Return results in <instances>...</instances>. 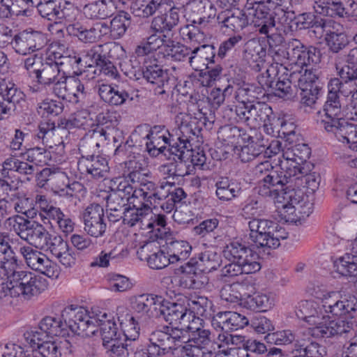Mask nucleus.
I'll use <instances>...</instances> for the list:
<instances>
[{
	"mask_svg": "<svg viewBox=\"0 0 357 357\" xmlns=\"http://www.w3.org/2000/svg\"><path fill=\"white\" fill-rule=\"evenodd\" d=\"M125 56L122 46L112 43L95 45L77 57V64L89 68H95L93 73H103L112 78L118 76V70L110 59H121Z\"/></svg>",
	"mask_w": 357,
	"mask_h": 357,
	"instance_id": "obj_1",
	"label": "nucleus"
},
{
	"mask_svg": "<svg viewBox=\"0 0 357 357\" xmlns=\"http://www.w3.org/2000/svg\"><path fill=\"white\" fill-rule=\"evenodd\" d=\"M353 92L352 89H346V84L338 78L331 79L328 83L327 100L324 105V115L320 121L321 126L324 129L329 128L337 121L342 120V108L345 107L344 100Z\"/></svg>",
	"mask_w": 357,
	"mask_h": 357,
	"instance_id": "obj_2",
	"label": "nucleus"
},
{
	"mask_svg": "<svg viewBox=\"0 0 357 357\" xmlns=\"http://www.w3.org/2000/svg\"><path fill=\"white\" fill-rule=\"evenodd\" d=\"M8 221L12 230L22 239L40 250L46 246L50 234L43 225L21 215L9 218Z\"/></svg>",
	"mask_w": 357,
	"mask_h": 357,
	"instance_id": "obj_3",
	"label": "nucleus"
},
{
	"mask_svg": "<svg viewBox=\"0 0 357 357\" xmlns=\"http://www.w3.org/2000/svg\"><path fill=\"white\" fill-rule=\"evenodd\" d=\"M147 348L138 349L137 346L134 349V357H158L173 353V347L178 336L174 333H168L164 326L152 331L149 336Z\"/></svg>",
	"mask_w": 357,
	"mask_h": 357,
	"instance_id": "obj_4",
	"label": "nucleus"
},
{
	"mask_svg": "<svg viewBox=\"0 0 357 357\" xmlns=\"http://www.w3.org/2000/svg\"><path fill=\"white\" fill-rule=\"evenodd\" d=\"M61 318L65 321L66 327L79 335L90 337L97 331L94 320L96 317H90L84 307L68 306L62 311Z\"/></svg>",
	"mask_w": 357,
	"mask_h": 357,
	"instance_id": "obj_5",
	"label": "nucleus"
},
{
	"mask_svg": "<svg viewBox=\"0 0 357 357\" xmlns=\"http://www.w3.org/2000/svg\"><path fill=\"white\" fill-rule=\"evenodd\" d=\"M293 169L286 167V169H282L281 172L273 170L267 175L264 176L262 181L264 183L270 185L271 188L278 190V192L282 196L284 199L287 200L288 204L291 206L289 208H294L295 204H299V199L296 197V192L292 188V183L294 182Z\"/></svg>",
	"mask_w": 357,
	"mask_h": 357,
	"instance_id": "obj_6",
	"label": "nucleus"
},
{
	"mask_svg": "<svg viewBox=\"0 0 357 357\" xmlns=\"http://www.w3.org/2000/svg\"><path fill=\"white\" fill-rule=\"evenodd\" d=\"M235 112L238 121L254 128L261 125L267 127L271 124V119H274L272 108L268 104L259 101L245 106H237Z\"/></svg>",
	"mask_w": 357,
	"mask_h": 357,
	"instance_id": "obj_7",
	"label": "nucleus"
},
{
	"mask_svg": "<svg viewBox=\"0 0 357 357\" xmlns=\"http://www.w3.org/2000/svg\"><path fill=\"white\" fill-rule=\"evenodd\" d=\"M8 276L13 298L22 297L29 300L40 293V280L31 272L12 270Z\"/></svg>",
	"mask_w": 357,
	"mask_h": 357,
	"instance_id": "obj_8",
	"label": "nucleus"
},
{
	"mask_svg": "<svg viewBox=\"0 0 357 357\" xmlns=\"http://www.w3.org/2000/svg\"><path fill=\"white\" fill-rule=\"evenodd\" d=\"M164 329L168 333H174L176 334L177 337L178 336L179 340H176L174 347H173V351L176 350L178 347L183 344V342H187V340L190 342L199 346L202 347V348L210 354L212 353L210 349V347L212 344V341L211 340V333L208 330L202 329L200 328H197L195 330L188 326L185 328H179L178 327H173L170 326H164Z\"/></svg>",
	"mask_w": 357,
	"mask_h": 357,
	"instance_id": "obj_9",
	"label": "nucleus"
},
{
	"mask_svg": "<svg viewBox=\"0 0 357 357\" xmlns=\"http://www.w3.org/2000/svg\"><path fill=\"white\" fill-rule=\"evenodd\" d=\"M72 127V121L67 119H61L57 126L54 121L49 120L40 123L36 137L41 139L46 146L52 148L53 146L63 143V137L68 136Z\"/></svg>",
	"mask_w": 357,
	"mask_h": 357,
	"instance_id": "obj_10",
	"label": "nucleus"
},
{
	"mask_svg": "<svg viewBox=\"0 0 357 357\" xmlns=\"http://www.w3.org/2000/svg\"><path fill=\"white\" fill-rule=\"evenodd\" d=\"M36 9L43 18L55 22L62 20L70 22L75 17V8L68 1L58 3L54 0L45 1Z\"/></svg>",
	"mask_w": 357,
	"mask_h": 357,
	"instance_id": "obj_11",
	"label": "nucleus"
},
{
	"mask_svg": "<svg viewBox=\"0 0 357 357\" xmlns=\"http://www.w3.org/2000/svg\"><path fill=\"white\" fill-rule=\"evenodd\" d=\"M275 222L267 219L253 218L248 222L249 239L251 245L264 252L268 250L269 239Z\"/></svg>",
	"mask_w": 357,
	"mask_h": 357,
	"instance_id": "obj_12",
	"label": "nucleus"
},
{
	"mask_svg": "<svg viewBox=\"0 0 357 357\" xmlns=\"http://www.w3.org/2000/svg\"><path fill=\"white\" fill-rule=\"evenodd\" d=\"M20 252L24 257L26 264L31 269L38 271L48 278L58 276L56 264L45 254L33 250L29 246L22 247Z\"/></svg>",
	"mask_w": 357,
	"mask_h": 357,
	"instance_id": "obj_13",
	"label": "nucleus"
},
{
	"mask_svg": "<svg viewBox=\"0 0 357 357\" xmlns=\"http://www.w3.org/2000/svg\"><path fill=\"white\" fill-rule=\"evenodd\" d=\"M216 15V8L209 0H193L187 4L185 17L188 22L206 26Z\"/></svg>",
	"mask_w": 357,
	"mask_h": 357,
	"instance_id": "obj_14",
	"label": "nucleus"
},
{
	"mask_svg": "<svg viewBox=\"0 0 357 357\" xmlns=\"http://www.w3.org/2000/svg\"><path fill=\"white\" fill-rule=\"evenodd\" d=\"M47 44V38L40 31H24L14 36L13 47L20 54L26 55L43 49Z\"/></svg>",
	"mask_w": 357,
	"mask_h": 357,
	"instance_id": "obj_15",
	"label": "nucleus"
},
{
	"mask_svg": "<svg viewBox=\"0 0 357 357\" xmlns=\"http://www.w3.org/2000/svg\"><path fill=\"white\" fill-rule=\"evenodd\" d=\"M84 230L91 236L98 238L103 236L107 224L105 222L104 208L98 204H91L82 214Z\"/></svg>",
	"mask_w": 357,
	"mask_h": 357,
	"instance_id": "obj_16",
	"label": "nucleus"
},
{
	"mask_svg": "<svg viewBox=\"0 0 357 357\" xmlns=\"http://www.w3.org/2000/svg\"><path fill=\"white\" fill-rule=\"evenodd\" d=\"M222 254L229 262L259 263L256 261L257 255L242 239L229 240L224 246Z\"/></svg>",
	"mask_w": 357,
	"mask_h": 357,
	"instance_id": "obj_17",
	"label": "nucleus"
},
{
	"mask_svg": "<svg viewBox=\"0 0 357 357\" xmlns=\"http://www.w3.org/2000/svg\"><path fill=\"white\" fill-rule=\"evenodd\" d=\"M248 323V319L245 316L231 311L219 312L211 320V324L215 330L226 333L242 329Z\"/></svg>",
	"mask_w": 357,
	"mask_h": 357,
	"instance_id": "obj_18",
	"label": "nucleus"
},
{
	"mask_svg": "<svg viewBox=\"0 0 357 357\" xmlns=\"http://www.w3.org/2000/svg\"><path fill=\"white\" fill-rule=\"evenodd\" d=\"M146 174L142 173L140 170H133L128 174V178L132 184L137 185V190L141 191V194L150 201L153 204L155 201L163 199L165 195L162 194L160 190L165 188L162 184L159 188L155 183L148 181Z\"/></svg>",
	"mask_w": 357,
	"mask_h": 357,
	"instance_id": "obj_19",
	"label": "nucleus"
},
{
	"mask_svg": "<svg viewBox=\"0 0 357 357\" xmlns=\"http://www.w3.org/2000/svg\"><path fill=\"white\" fill-rule=\"evenodd\" d=\"M296 18L294 11L288 8L277 6L274 8L273 13L265 22L259 26V33H268L269 29H274L276 24L283 29L284 32L292 31V23Z\"/></svg>",
	"mask_w": 357,
	"mask_h": 357,
	"instance_id": "obj_20",
	"label": "nucleus"
},
{
	"mask_svg": "<svg viewBox=\"0 0 357 357\" xmlns=\"http://www.w3.org/2000/svg\"><path fill=\"white\" fill-rule=\"evenodd\" d=\"M262 141L258 138L255 140L252 136L251 140H245L243 144H247L241 145V149H237L240 160L243 162H248L264 153L265 149H270L271 153L277 154L282 149V144L279 141L272 142L268 147H266Z\"/></svg>",
	"mask_w": 357,
	"mask_h": 357,
	"instance_id": "obj_21",
	"label": "nucleus"
},
{
	"mask_svg": "<svg viewBox=\"0 0 357 357\" xmlns=\"http://www.w3.org/2000/svg\"><path fill=\"white\" fill-rule=\"evenodd\" d=\"M164 299L155 294H143L131 299V306L135 312L148 317H158L160 307Z\"/></svg>",
	"mask_w": 357,
	"mask_h": 357,
	"instance_id": "obj_22",
	"label": "nucleus"
},
{
	"mask_svg": "<svg viewBox=\"0 0 357 357\" xmlns=\"http://www.w3.org/2000/svg\"><path fill=\"white\" fill-rule=\"evenodd\" d=\"M162 317L169 325L189 321L191 318V313L188 312L183 299H179L177 302L162 303L160 307L158 317Z\"/></svg>",
	"mask_w": 357,
	"mask_h": 357,
	"instance_id": "obj_23",
	"label": "nucleus"
},
{
	"mask_svg": "<svg viewBox=\"0 0 357 357\" xmlns=\"http://www.w3.org/2000/svg\"><path fill=\"white\" fill-rule=\"evenodd\" d=\"M1 175L3 178H11L13 172L26 176L27 181H31L38 171L37 165L20 160L16 155H11L2 164Z\"/></svg>",
	"mask_w": 357,
	"mask_h": 357,
	"instance_id": "obj_24",
	"label": "nucleus"
},
{
	"mask_svg": "<svg viewBox=\"0 0 357 357\" xmlns=\"http://www.w3.org/2000/svg\"><path fill=\"white\" fill-rule=\"evenodd\" d=\"M351 321L345 319L333 320L328 323H321L312 329V335L321 338H328L341 335L354 330Z\"/></svg>",
	"mask_w": 357,
	"mask_h": 357,
	"instance_id": "obj_25",
	"label": "nucleus"
},
{
	"mask_svg": "<svg viewBox=\"0 0 357 357\" xmlns=\"http://www.w3.org/2000/svg\"><path fill=\"white\" fill-rule=\"evenodd\" d=\"M266 55L264 45L255 38L248 40L244 45L243 59L256 71H260Z\"/></svg>",
	"mask_w": 357,
	"mask_h": 357,
	"instance_id": "obj_26",
	"label": "nucleus"
},
{
	"mask_svg": "<svg viewBox=\"0 0 357 357\" xmlns=\"http://www.w3.org/2000/svg\"><path fill=\"white\" fill-rule=\"evenodd\" d=\"M142 77L151 84L157 85L155 93L163 95L166 93L165 87L168 86L170 79L167 70L156 63L148 65L142 68Z\"/></svg>",
	"mask_w": 357,
	"mask_h": 357,
	"instance_id": "obj_27",
	"label": "nucleus"
},
{
	"mask_svg": "<svg viewBox=\"0 0 357 357\" xmlns=\"http://www.w3.org/2000/svg\"><path fill=\"white\" fill-rule=\"evenodd\" d=\"M78 165L81 171L91 175L95 179L105 178L109 169L107 160L100 155L83 157L79 161Z\"/></svg>",
	"mask_w": 357,
	"mask_h": 357,
	"instance_id": "obj_28",
	"label": "nucleus"
},
{
	"mask_svg": "<svg viewBox=\"0 0 357 357\" xmlns=\"http://www.w3.org/2000/svg\"><path fill=\"white\" fill-rule=\"evenodd\" d=\"M0 92V119L4 118V115H9L15 110L16 105L24 101V94L14 86L5 89L1 88Z\"/></svg>",
	"mask_w": 357,
	"mask_h": 357,
	"instance_id": "obj_29",
	"label": "nucleus"
},
{
	"mask_svg": "<svg viewBox=\"0 0 357 357\" xmlns=\"http://www.w3.org/2000/svg\"><path fill=\"white\" fill-rule=\"evenodd\" d=\"M218 138L225 145L234 146L236 149L238 145L245 140H251L252 135L247 133L246 130L238 126L225 125L221 127L218 132Z\"/></svg>",
	"mask_w": 357,
	"mask_h": 357,
	"instance_id": "obj_30",
	"label": "nucleus"
},
{
	"mask_svg": "<svg viewBox=\"0 0 357 357\" xmlns=\"http://www.w3.org/2000/svg\"><path fill=\"white\" fill-rule=\"evenodd\" d=\"M330 126L325 130L334 135L340 142H347L349 145L357 142V124L349 123L343 119Z\"/></svg>",
	"mask_w": 357,
	"mask_h": 357,
	"instance_id": "obj_31",
	"label": "nucleus"
},
{
	"mask_svg": "<svg viewBox=\"0 0 357 357\" xmlns=\"http://www.w3.org/2000/svg\"><path fill=\"white\" fill-rule=\"evenodd\" d=\"M17 266V257L10 244L9 236L0 232V268L6 273Z\"/></svg>",
	"mask_w": 357,
	"mask_h": 357,
	"instance_id": "obj_32",
	"label": "nucleus"
},
{
	"mask_svg": "<svg viewBox=\"0 0 357 357\" xmlns=\"http://www.w3.org/2000/svg\"><path fill=\"white\" fill-rule=\"evenodd\" d=\"M229 11H224L217 16V21L220 27H225L233 31H239L245 28L249 23V19L245 10H237L229 15Z\"/></svg>",
	"mask_w": 357,
	"mask_h": 357,
	"instance_id": "obj_33",
	"label": "nucleus"
},
{
	"mask_svg": "<svg viewBox=\"0 0 357 357\" xmlns=\"http://www.w3.org/2000/svg\"><path fill=\"white\" fill-rule=\"evenodd\" d=\"M244 10L248 19L253 18L252 22L259 33V26L266 24L265 22L271 15L269 13L270 9L266 5V2L264 0H247Z\"/></svg>",
	"mask_w": 357,
	"mask_h": 357,
	"instance_id": "obj_34",
	"label": "nucleus"
},
{
	"mask_svg": "<svg viewBox=\"0 0 357 357\" xmlns=\"http://www.w3.org/2000/svg\"><path fill=\"white\" fill-rule=\"evenodd\" d=\"M162 138L164 142L169 145L168 151L171 155L176 158H185L190 155L191 144L188 142V138H183L176 132V136L168 132V137L165 135L159 136Z\"/></svg>",
	"mask_w": 357,
	"mask_h": 357,
	"instance_id": "obj_35",
	"label": "nucleus"
},
{
	"mask_svg": "<svg viewBox=\"0 0 357 357\" xmlns=\"http://www.w3.org/2000/svg\"><path fill=\"white\" fill-rule=\"evenodd\" d=\"M115 10L113 0H98L84 7V13L89 19H106L112 17Z\"/></svg>",
	"mask_w": 357,
	"mask_h": 357,
	"instance_id": "obj_36",
	"label": "nucleus"
},
{
	"mask_svg": "<svg viewBox=\"0 0 357 357\" xmlns=\"http://www.w3.org/2000/svg\"><path fill=\"white\" fill-rule=\"evenodd\" d=\"M116 315L125 339L129 342H137L139 327L134 317L125 307H119Z\"/></svg>",
	"mask_w": 357,
	"mask_h": 357,
	"instance_id": "obj_37",
	"label": "nucleus"
},
{
	"mask_svg": "<svg viewBox=\"0 0 357 357\" xmlns=\"http://www.w3.org/2000/svg\"><path fill=\"white\" fill-rule=\"evenodd\" d=\"M62 70L59 68L52 58L47 57L45 59L40 69H38L36 79L40 84L50 86L65 74Z\"/></svg>",
	"mask_w": 357,
	"mask_h": 357,
	"instance_id": "obj_38",
	"label": "nucleus"
},
{
	"mask_svg": "<svg viewBox=\"0 0 357 357\" xmlns=\"http://www.w3.org/2000/svg\"><path fill=\"white\" fill-rule=\"evenodd\" d=\"M94 320L97 328H100L103 344L112 343L116 339H120L121 333L118 331L115 321L113 319H107V313L100 312V314H96Z\"/></svg>",
	"mask_w": 357,
	"mask_h": 357,
	"instance_id": "obj_39",
	"label": "nucleus"
},
{
	"mask_svg": "<svg viewBox=\"0 0 357 357\" xmlns=\"http://www.w3.org/2000/svg\"><path fill=\"white\" fill-rule=\"evenodd\" d=\"M314 8L317 13L331 17H344L348 14L341 0H317Z\"/></svg>",
	"mask_w": 357,
	"mask_h": 357,
	"instance_id": "obj_40",
	"label": "nucleus"
},
{
	"mask_svg": "<svg viewBox=\"0 0 357 357\" xmlns=\"http://www.w3.org/2000/svg\"><path fill=\"white\" fill-rule=\"evenodd\" d=\"M279 71L280 69L278 70L275 74V79L273 82L271 93L279 98H284L289 95L291 96L292 89L291 85L292 83L296 84V78L298 74L294 72L288 75L284 72L282 75H279Z\"/></svg>",
	"mask_w": 357,
	"mask_h": 357,
	"instance_id": "obj_41",
	"label": "nucleus"
},
{
	"mask_svg": "<svg viewBox=\"0 0 357 357\" xmlns=\"http://www.w3.org/2000/svg\"><path fill=\"white\" fill-rule=\"evenodd\" d=\"M334 268L342 276L357 278V256L354 253L346 254L334 261ZM355 285L357 288V280Z\"/></svg>",
	"mask_w": 357,
	"mask_h": 357,
	"instance_id": "obj_42",
	"label": "nucleus"
},
{
	"mask_svg": "<svg viewBox=\"0 0 357 357\" xmlns=\"http://www.w3.org/2000/svg\"><path fill=\"white\" fill-rule=\"evenodd\" d=\"M297 73L298 75H297V84H295V86H297L301 91H309L319 93L321 86L316 70H305L302 75H301V73Z\"/></svg>",
	"mask_w": 357,
	"mask_h": 357,
	"instance_id": "obj_43",
	"label": "nucleus"
},
{
	"mask_svg": "<svg viewBox=\"0 0 357 357\" xmlns=\"http://www.w3.org/2000/svg\"><path fill=\"white\" fill-rule=\"evenodd\" d=\"M259 263L230 262L222 269V274L225 277H234L241 274H252L261 269Z\"/></svg>",
	"mask_w": 357,
	"mask_h": 357,
	"instance_id": "obj_44",
	"label": "nucleus"
},
{
	"mask_svg": "<svg viewBox=\"0 0 357 357\" xmlns=\"http://www.w3.org/2000/svg\"><path fill=\"white\" fill-rule=\"evenodd\" d=\"M39 329L50 337L64 335L66 324L61 317L47 316L40 321Z\"/></svg>",
	"mask_w": 357,
	"mask_h": 357,
	"instance_id": "obj_45",
	"label": "nucleus"
},
{
	"mask_svg": "<svg viewBox=\"0 0 357 357\" xmlns=\"http://www.w3.org/2000/svg\"><path fill=\"white\" fill-rule=\"evenodd\" d=\"M162 172L172 177H183L192 172L191 165L185 158L174 157V162H169L161 167Z\"/></svg>",
	"mask_w": 357,
	"mask_h": 357,
	"instance_id": "obj_46",
	"label": "nucleus"
},
{
	"mask_svg": "<svg viewBox=\"0 0 357 357\" xmlns=\"http://www.w3.org/2000/svg\"><path fill=\"white\" fill-rule=\"evenodd\" d=\"M167 244V255H169L172 264L186 259L191 252L192 247L183 241H171Z\"/></svg>",
	"mask_w": 357,
	"mask_h": 357,
	"instance_id": "obj_47",
	"label": "nucleus"
},
{
	"mask_svg": "<svg viewBox=\"0 0 357 357\" xmlns=\"http://www.w3.org/2000/svg\"><path fill=\"white\" fill-rule=\"evenodd\" d=\"M169 38H165L162 34L155 32L147 38L146 43L144 46L138 47L137 52L138 54H147L152 51L158 50L160 53H162L167 43V40H169Z\"/></svg>",
	"mask_w": 357,
	"mask_h": 357,
	"instance_id": "obj_48",
	"label": "nucleus"
},
{
	"mask_svg": "<svg viewBox=\"0 0 357 357\" xmlns=\"http://www.w3.org/2000/svg\"><path fill=\"white\" fill-rule=\"evenodd\" d=\"M216 195L219 199L229 201L237 197L240 192V188L234 183H230L227 178H221L215 183Z\"/></svg>",
	"mask_w": 357,
	"mask_h": 357,
	"instance_id": "obj_49",
	"label": "nucleus"
},
{
	"mask_svg": "<svg viewBox=\"0 0 357 357\" xmlns=\"http://www.w3.org/2000/svg\"><path fill=\"white\" fill-rule=\"evenodd\" d=\"M167 42L165 49L162 52L165 57H170L174 61H181L192 53L190 48L178 43H175L171 38Z\"/></svg>",
	"mask_w": 357,
	"mask_h": 357,
	"instance_id": "obj_50",
	"label": "nucleus"
},
{
	"mask_svg": "<svg viewBox=\"0 0 357 357\" xmlns=\"http://www.w3.org/2000/svg\"><path fill=\"white\" fill-rule=\"evenodd\" d=\"M68 77L65 73L54 82L52 84L53 85L52 93L59 98L70 102L72 97L79 96L71 89L72 84L67 82Z\"/></svg>",
	"mask_w": 357,
	"mask_h": 357,
	"instance_id": "obj_51",
	"label": "nucleus"
},
{
	"mask_svg": "<svg viewBox=\"0 0 357 357\" xmlns=\"http://www.w3.org/2000/svg\"><path fill=\"white\" fill-rule=\"evenodd\" d=\"M325 41L330 52L337 54L349 43L347 34L330 31L325 36Z\"/></svg>",
	"mask_w": 357,
	"mask_h": 357,
	"instance_id": "obj_52",
	"label": "nucleus"
},
{
	"mask_svg": "<svg viewBox=\"0 0 357 357\" xmlns=\"http://www.w3.org/2000/svg\"><path fill=\"white\" fill-rule=\"evenodd\" d=\"M191 54H195L189 57V61L191 64L194 60L196 62H203V63L205 61L211 64L215 63V51L214 46L212 45H204L197 47L192 51Z\"/></svg>",
	"mask_w": 357,
	"mask_h": 357,
	"instance_id": "obj_53",
	"label": "nucleus"
},
{
	"mask_svg": "<svg viewBox=\"0 0 357 357\" xmlns=\"http://www.w3.org/2000/svg\"><path fill=\"white\" fill-rule=\"evenodd\" d=\"M269 298L264 294L255 293L251 294L248 301L242 302V306L253 311H266L271 306Z\"/></svg>",
	"mask_w": 357,
	"mask_h": 357,
	"instance_id": "obj_54",
	"label": "nucleus"
},
{
	"mask_svg": "<svg viewBox=\"0 0 357 357\" xmlns=\"http://www.w3.org/2000/svg\"><path fill=\"white\" fill-rule=\"evenodd\" d=\"M125 343L119 342V339H116V341L112 343H105L104 347L109 349L113 354L112 357H126L130 352H133L134 349L138 344L137 342H129L125 339Z\"/></svg>",
	"mask_w": 357,
	"mask_h": 357,
	"instance_id": "obj_55",
	"label": "nucleus"
},
{
	"mask_svg": "<svg viewBox=\"0 0 357 357\" xmlns=\"http://www.w3.org/2000/svg\"><path fill=\"white\" fill-rule=\"evenodd\" d=\"M205 125L204 121H198L197 118L191 119L188 123L182 122L178 127V135L183 138H188L190 142L192 136L199 137L201 135L202 126Z\"/></svg>",
	"mask_w": 357,
	"mask_h": 357,
	"instance_id": "obj_56",
	"label": "nucleus"
},
{
	"mask_svg": "<svg viewBox=\"0 0 357 357\" xmlns=\"http://www.w3.org/2000/svg\"><path fill=\"white\" fill-rule=\"evenodd\" d=\"M304 45L300 40L291 38L286 43L280 56L287 58L296 63L304 48Z\"/></svg>",
	"mask_w": 357,
	"mask_h": 357,
	"instance_id": "obj_57",
	"label": "nucleus"
},
{
	"mask_svg": "<svg viewBox=\"0 0 357 357\" xmlns=\"http://www.w3.org/2000/svg\"><path fill=\"white\" fill-rule=\"evenodd\" d=\"M255 89V86L243 83L236 89L235 98L238 102L242 104L241 106L253 104L255 100L258 99Z\"/></svg>",
	"mask_w": 357,
	"mask_h": 357,
	"instance_id": "obj_58",
	"label": "nucleus"
},
{
	"mask_svg": "<svg viewBox=\"0 0 357 357\" xmlns=\"http://www.w3.org/2000/svg\"><path fill=\"white\" fill-rule=\"evenodd\" d=\"M294 154L293 146L289 147L287 150L283 151L282 158L283 160H279V166L281 169H286V167H289L294 169V174L296 176V174H303V170H305V167L298 165L296 160V157Z\"/></svg>",
	"mask_w": 357,
	"mask_h": 357,
	"instance_id": "obj_59",
	"label": "nucleus"
},
{
	"mask_svg": "<svg viewBox=\"0 0 357 357\" xmlns=\"http://www.w3.org/2000/svg\"><path fill=\"white\" fill-rule=\"evenodd\" d=\"M206 65L207 71L201 73L202 84L203 86H210L213 82L219 79L222 73V68L220 65L211 64V63H204Z\"/></svg>",
	"mask_w": 357,
	"mask_h": 357,
	"instance_id": "obj_60",
	"label": "nucleus"
},
{
	"mask_svg": "<svg viewBox=\"0 0 357 357\" xmlns=\"http://www.w3.org/2000/svg\"><path fill=\"white\" fill-rule=\"evenodd\" d=\"M64 106L60 102L52 99H45L38 104V113L42 115L58 116L63 112Z\"/></svg>",
	"mask_w": 357,
	"mask_h": 357,
	"instance_id": "obj_61",
	"label": "nucleus"
},
{
	"mask_svg": "<svg viewBox=\"0 0 357 357\" xmlns=\"http://www.w3.org/2000/svg\"><path fill=\"white\" fill-rule=\"evenodd\" d=\"M151 29L155 33L162 34L165 38H170L172 36V31L173 28L168 22V20L165 15H158L152 20Z\"/></svg>",
	"mask_w": 357,
	"mask_h": 357,
	"instance_id": "obj_62",
	"label": "nucleus"
},
{
	"mask_svg": "<svg viewBox=\"0 0 357 357\" xmlns=\"http://www.w3.org/2000/svg\"><path fill=\"white\" fill-rule=\"evenodd\" d=\"M234 91L233 86L228 85L223 91L220 88L212 89L208 96V100L214 108L219 107L225 101V98L230 96Z\"/></svg>",
	"mask_w": 357,
	"mask_h": 357,
	"instance_id": "obj_63",
	"label": "nucleus"
},
{
	"mask_svg": "<svg viewBox=\"0 0 357 357\" xmlns=\"http://www.w3.org/2000/svg\"><path fill=\"white\" fill-rule=\"evenodd\" d=\"M36 354H38L40 357H61V353L60 347L55 342L43 341L38 346V349H35Z\"/></svg>",
	"mask_w": 357,
	"mask_h": 357,
	"instance_id": "obj_64",
	"label": "nucleus"
}]
</instances>
